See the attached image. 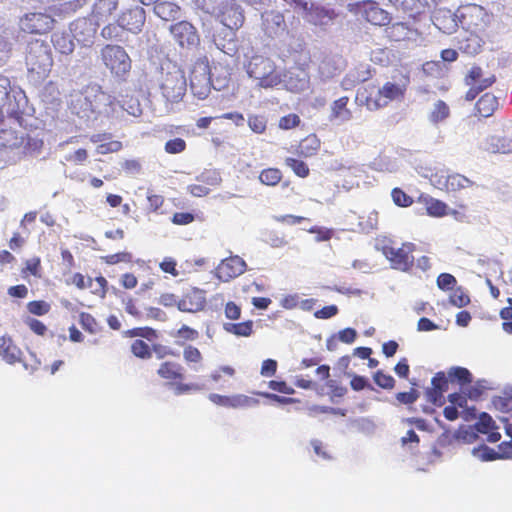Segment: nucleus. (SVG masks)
<instances>
[{
	"label": "nucleus",
	"mask_w": 512,
	"mask_h": 512,
	"mask_svg": "<svg viewBox=\"0 0 512 512\" xmlns=\"http://www.w3.org/2000/svg\"><path fill=\"white\" fill-rule=\"evenodd\" d=\"M82 117H91L103 115L112 117L117 113V107L128 112V114L137 116L141 114V107L136 98L131 97L129 103L117 101L113 96L103 91L98 84L88 85L81 98L78 99Z\"/></svg>",
	"instance_id": "1"
},
{
	"label": "nucleus",
	"mask_w": 512,
	"mask_h": 512,
	"mask_svg": "<svg viewBox=\"0 0 512 512\" xmlns=\"http://www.w3.org/2000/svg\"><path fill=\"white\" fill-rule=\"evenodd\" d=\"M53 56L49 44L42 39H32L27 43L25 65L29 78L43 81L53 67Z\"/></svg>",
	"instance_id": "2"
},
{
	"label": "nucleus",
	"mask_w": 512,
	"mask_h": 512,
	"mask_svg": "<svg viewBox=\"0 0 512 512\" xmlns=\"http://www.w3.org/2000/svg\"><path fill=\"white\" fill-rule=\"evenodd\" d=\"M43 141L39 138L30 137L21 130L12 127L0 128V157L21 152L24 155H31L40 152Z\"/></svg>",
	"instance_id": "3"
},
{
	"label": "nucleus",
	"mask_w": 512,
	"mask_h": 512,
	"mask_svg": "<svg viewBox=\"0 0 512 512\" xmlns=\"http://www.w3.org/2000/svg\"><path fill=\"white\" fill-rule=\"evenodd\" d=\"M410 83L408 75H402L398 80L387 81L375 93H370L364 100V105L370 111L386 107L393 101L401 102L406 96Z\"/></svg>",
	"instance_id": "4"
},
{
	"label": "nucleus",
	"mask_w": 512,
	"mask_h": 512,
	"mask_svg": "<svg viewBox=\"0 0 512 512\" xmlns=\"http://www.w3.org/2000/svg\"><path fill=\"white\" fill-rule=\"evenodd\" d=\"M161 71L160 89L162 95L172 103L181 101L187 89L184 71L173 62L163 64Z\"/></svg>",
	"instance_id": "5"
},
{
	"label": "nucleus",
	"mask_w": 512,
	"mask_h": 512,
	"mask_svg": "<svg viewBox=\"0 0 512 512\" xmlns=\"http://www.w3.org/2000/svg\"><path fill=\"white\" fill-rule=\"evenodd\" d=\"M456 16L462 28L477 37L486 32L492 18L484 7L477 4L461 5Z\"/></svg>",
	"instance_id": "6"
},
{
	"label": "nucleus",
	"mask_w": 512,
	"mask_h": 512,
	"mask_svg": "<svg viewBox=\"0 0 512 512\" xmlns=\"http://www.w3.org/2000/svg\"><path fill=\"white\" fill-rule=\"evenodd\" d=\"M100 58L114 78L120 81L127 80L132 68V60L122 46L106 44L100 51Z\"/></svg>",
	"instance_id": "7"
},
{
	"label": "nucleus",
	"mask_w": 512,
	"mask_h": 512,
	"mask_svg": "<svg viewBox=\"0 0 512 512\" xmlns=\"http://www.w3.org/2000/svg\"><path fill=\"white\" fill-rule=\"evenodd\" d=\"M246 70L251 78L258 81L257 86L260 88H273L282 82L281 73L277 70L275 63L268 57L253 56L249 60Z\"/></svg>",
	"instance_id": "8"
},
{
	"label": "nucleus",
	"mask_w": 512,
	"mask_h": 512,
	"mask_svg": "<svg viewBox=\"0 0 512 512\" xmlns=\"http://www.w3.org/2000/svg\"><path fill=\"white\" fill-rule=\"evenodd\" d=\"M391 239L384 238L380 242L378 250L389 261L391 268L402 272H408L414 265V257L412 253L415 245L411 242L402 243L401 247H395Z\"/></svg>",
	"instance_id": "9"
},
{
	"label": "nucleus",
	"mask_w": 512,
	"mask_h": 512,
	"mask_svg": "<svg viewBox=\"0 0 512 512\" xmlns=\"http://www.w3.org/2000/svg\"><path fill=\"white\" fill-rule=\"evenodd\" d=\"M157 375L167 381L175 395H183L199 389L197 384L184 382V367L176 361H163L157 369Z\"/></svg>",
	"instance_id": "10"
},
{
	"label": "nucleus",
	"mask_w": 512,
	"mask_h": 512,
	"mask_svg": "<svg viewBox=\"0 0 512 512\" xmlns=\"http://www.w3.org/2000/svg\"><path fill=\"white\" fill-rule=\"evenodd\" d=\"M354 15H360L365 21L376 26H386L391 22L390 14L374 0H362L348 5Z\"/></svg>",
	"instance_id": "11"
},
{
	"label": "nucleus",
	"mask_w": 512,
	"mask_h": 512,
	"mask_svg": "<svg viewBox=\"0 0 512 512\" xmlns=\"http://www.w3.org/2000/svg\"><path fill=\"white\" fill-rule=\"evenodd\" d=\"M56 20L46 12H29L24 14L19 21L20 28L28 34H47L54 29Z\"/></svg>",
	"instance_id": "12"
},
{
	"label": "nucleus",
	"mask_w": 512,
	"mask_h": 512,
	"mask_svg": "<svg viewBox=\"0 0 512 512\" xmlns=\"http://www.w3.org/2000/svg\"><path fill=\"white\" fill-rule=\"evenodd\" d=\"M169 32L182 49L191 50L200 45V35L196 27L186 20L170 25Z\"/></svg>",
	"instance_id": "13"
},
{
	"label": "nucleus",
	"mask_w": 512,
	"mask_h": 512,
	"mask_svg": "<svg viewBox=\"0 0 512 512\" xmlns=\"http://www.w3.org/2000/svg\"><path fill=\"white\" fill-rule=\"evenodd\" d=\"M219 12L217 19L231 31H236L242 27L244 23V14L241 7L235 0H221L219 1Z\"/></svg>",
	"instance_id": "14"
},
{
	"label": "nucleus",
	"mask_w": 512,
	"mask_h": 512,
	"mask_svg": "<svg viewBox=\"0 0 512 512\" xmlns=\"http://www.w3.org/2000/svg\"><path fill=\"white\" fill-rule=\"evenodd\" d=\"M246 262L237 255L227 257L215 269L216 277L222 282H228L246 271Z\"/></svg>",
	"instance_id": "15"
},
{
	"label": "nucleus",
	"mask_w": 512,
	"mask_h": 512,
	"mask_svg": "<svg viewBox=\"0 0 512 512\" xmlns=\"http://www.w3.org/2000/svg\"><path fill=\"white\" fill-rule=\"evenodd\" d=\"M207 304L204 290L193 287L183 294L177 302V308L182 312L196 313L202 311Z\"/></svg>",
	"instance_id": "16"
},
{
	"label": "nucleus",
	"mask_w": 512,
	"mask_h": 512,
	"mask_svg": "<svg viewBox=\"0 0 512 512\" xmlns=\"http://www.w3.org/2000/svg\"><path fill=\"white\" fill-rule=\"evenodd\" d=\"M285 2L295 5L296 7L302 9L303 11H308L311 15L315 24H327L328 22L334 20L337 17V13L334 9L311 4L308 5V2L305 0H284Z\"/></svg>",
	"instance_id": "17"
},
{
	"label": "nucleus",
	"mask_w": 512,
	"mask_h": 512,
	"mask_svg": "<svg viewBox=\"0 0 512 512\" xmlns=\"http://www.w3.org/2000/svg\"><path fill=\"white\" fill-rule=\"evenodd\" d=\"M146 14L142 7L128 9L119 16V26L131 33H139L145 24Z\"/></svg>",
	"instance_id": "18"
},
{
	"label": "nucleus",
	"mask_w": 512,
	"mask_h": 512,
	"mask_svg": "<svg viewBox=\"0 0 512 512\" xmlns=\"http://www.w3.org/2000/svg\"><path fill=\"white\" fill-rule=\"evenodd\" d=\"M118 8V0H96L90 18L97 26L107 22Z\"/></svg>",
	"instance_id": "19"
},
{
	"label": "nucleus",
	"mask_w": 512,
	"mask_h": 512,
	"mask_svg": "<svg viewBox=\"0 0 512 512\" xmlns=\"http://www.w3.org/2000/svg\"><path fill=\"white\" fill-rule=\"evenodd\" d=\"M431 385V388L426 391L427 400L435 405H441L443 394L448 390V379L445 373L437 372L431 380Z\"/></svg>",
	"instance_id": "20"
},
{
	"label": "nucleus",
	"mask_w": 512,
	"mask_h": 512,
	"mask_svg": "<svg viewBox=\"0 0 512 512\" xmlns=\"http://www.w3.org/2000/svg\"><path fill=\"white\" fill-rule=\"evenodd\" d=\"M97 27L91 18H80L73 23L72 30L79 42H88L94 38Z\"/></svg>",
	"instance_id": "21"
},
{
	"label": "nucleus",
	"mask_w": 512,
	"mask_h": 512,
	"mask_svg": "<svg viewBox=\"0 0 512 512\" xmlns=\"http://www.w3.org/2000/svg\"><path fill=\"white\" fill-rule=\"evenodd\" d=\"M434 25L445 34H452L458 28L459 21L456 13L450 10H439L434 15Z\"/></svg>",
	"instance_id": "22"
},
{
	"label": "nucleus",
	"mask_w": 512,
	"mask_h": 512,
	"mask_svg": "<svg viewBox=\"0 0 512 512\" xmlns=\"http://www.w3.org/2000/svg\"><path fill=\"white\" fill-rule=\"evenodd\" d=\"M0 356L8 364H15L22 361V351L11 337H0Z\"/></svg>",
	"instance_id": "23"
},
{
	"label": "nucleus",
	"mask_w": 512,
	"mask_h": 512,
	"mask_svg": "<svg viewBox=\"0 0 512 512\" xmlns=\"http://www.w3.org/2000/svg\"><path fill=\"white\" fill-rule=\"evenodd\" d=\"M499 108V100L492 93L483 94L475 104V114L479 117H491Z\"/></svg>",
	"instance_id": "24"
},
{
	"label": "nucleus",
	"mask_w": 512,
	"mask_h": 512,
	"mask_svg": "<svg viewBox=\"0 0 512 512\" xmlns=\"http://www.w3.org/2000/svg\"><path fill=\"white\" fill-rule=\"evenodd\" d=\"M436 184L441 189H445L446 191H457L463 188H466L470 185V180L461 175V174H441Z\"/></svg>",
	"instance_id": "25"
},
{
	"label": "nucleus",
	"mask_w": 512,
	"mask_h": 512,
	"mask_svg": "<svg viewBox=\"0 0 512 512\" xmlns=\"http://www.w3.org/2000/svg\"><path fill=\"white\" fill-rule=\"evenodd\" d=\"M349 97L342 96L331 104L330 118L333 120H339L341 122H347L352 119V111L348 108Z\"/></svg>",
	"instance_id": "26"
},
{
	"label": "nucleus",
	"mask_w": 512,
	"mask_h": 512,
	"mask_svg": "<svg viewBox=\"0 0 512 512\" xmlns=\"http://www.w3.org/2000/svg\"><path fill=\"white\" fill-rule=\"evenodd\" d=\"M155 14L164 21H174L181 15V8L170 1H160L154 6Z\"/></svg>",
	"instance_id": "27"
},
{
	"label": "nucleus",
	"mask_w": 512,
	"mask_h": 512,
	"mask_svg": "<svg viewBox=\"0 0 512 512\" xmlns=\"http://www.w3.org/2000/svg\"><path fill=\"white\" fill-rule=\"evenodd\" d=\"M321 142L316 134H309L303 138L297 146V154L300 157L308 158L317 154Z\"/></svg>",
	"instance_id": "28"
},
{
	"label": "nucleus",
	"mask_w": 512,
	"mask_h": 512,
	"mask_svg": "<svg viewBox=\"0 0 512 512\" xmlns=\"http://www.w3.org/2000/svg\"><path fill=\"white\" fill-rule=\"evenodd\" d=\"M419 202L424 204L426 212L432 217H443L447 215V205L439 199H435L430 195H420Z\"/></svg>",
	"instance_id": "29"
},
{
	"label": "nucleus",
	"mask_w": 512,
	"mask_h": 512,
	"mask_svg": "<svg viewBox=\"0 0 512 512\" xmlns=\"http://www.w3.org/2000/svg\"><path fill=\"white\" fill-rule=\"evenodd\" d=\"M51 42L55 50L63 55H69L74 51V42L67 32H55L51 36Z\"/></svg>",
	"instance_id": "30"
},
{
	"label": "nucleus",
	"mask_w": 512,
	"mask_h": 512,
	"mask_svg": "<svg viewBox=\"0 0 512 512\" xmlns=\"http://www.w3.org/2000/svg\"><path fill=\"white\" fill-rule=\"evenodd\" d=\"M224 330L238 337H249L253 333L254 323L252 320H246L239 323H225Z\"/></svg>",
	"instance_id": "31"
},
{
	"label": "nucleus",
	"mask_w": 512,
	"mask_h": 512,
	"mask_svg": "<svg viewBox=\"0 0 512 512\" xmlns=\"http://www.w3.org/2000/svg\"><path fill=\"white\" fill-rule=\"evenodd\" d=\"M258 178L263 185L274 187L282 181L283 173L278 168L269 167L263 169Z\"/></svg>",
	"instance_id": "32"
},
{
	"label": "nucleus",
	"mask_w": 512,
	"mask_h": 512,
	"mask_svg": "<svg viewBox=\"0 0 512 512\" xmlns=\"http://www.w3.org/2000/svg\"><path fill=\"white\" fill-rule=\"evenodd\" d=\"M496 81L495 75H490L483 79L482 85L475 86V82L472 80H465V84L469 86V90L466 93V99L471 101L483 90L491 87Z\"/></svg>",
	"instance_id": "33"
},
{
	"label": "nucleus",
	"mask_w": 512,
	"mask_h": 512,
	"mask_svg": "<svg viewBox=\"0 0 512 512\" xmlns=\"http://www.w3.org/2000/svg\"><path fill=\"white\" fill-rule=\"evenodd\" d=\"M359 219L358 228L362 232L369 233L378 227L379 215L375 210L360 216Z\"/></svg>",
	"instance_id": "34"
},
{
	"label": "nucleus",
	"mask_w": 512,
	"mask_h": 512,
	"mask_svg": "<svg viewBox=\"0 0 512 512\" xmlns=\"http://www.w3.org/2000/svg\"><path fill=\"white\" fill-rule=\"evenodd\" d=\"M176 343L179 346H184L185 342L195 341L199 338V332L187 325H182L174 334Z\"/></svg>",
	"instance_id": "35"
},
{
	"label": "nucleus",
	"mask_w": 512,
	"mask_h": 512,
	"mask_svg": "<svg viewBox=\"0 0 512 512\" xmlns=\"http://www.w3.org/2000/svg\"><path fill=\"white\" fill-rule=\"evenodd\" d=\"M453 437L458 442L473 443L477 440L478 434L474 426H460Z\"/></svg>",
	"instance_id": "36"
},
{
	"label": "nucleus",
	"mask_w": 512,
	"mask_h": 512,
	"mask_svg": "<svg viewBox=\"0 0 512 512\" xmlns=\"http://www.w3.org/2000/svg\"><path fill=\"white\" fill-rule=\"evenodd\" d=\"M448 375L451 381H456L460 385H468L472 383V374L467 368L464 367H452Z\"/></svg>",
	"instance_id": "37"
},
{
	"label": "nucleus",
	"mask_w": 512,
	"mask_h": 512,
	"mask_svg": "<svg viewBox=\"0 0 512 512\" xmlns=\"http://www.w3.org/2000/svg\"><path fill=\"white\" fill-rule=\"evenodd\" d=\"M259 405V400L244 394L231 395L230 408H250Z\"/></svg>",
	"instance_id": "38"
},
{
	"label": "nucleus",
	"mask_w": 512,
	"mask_h": 512,
	"mask_svg": "<svg viewBox=\"0 0 512 512\" xmlns=\"http://www.w3.org/2000/svg\"><path fill=\"white\" fill-rule=\"evenodd\" d=\"M131 352L135 357L143 360L152 357V348L141 339H136L131 343Z\"/></svg>",
	"instance_id": "39"
},
{
	"label": "nucleus",
	"mask_w": 512,
	"mask_h": 512,
	"mask_svg": "<svg viewBox=\"0 0 512 512\" xmlns=\"http://www.w3.org/2000/svg\"><path fill=\"white\" fill-rule=\"evenodd\" d=\"M85 2V0H70L60 4L59 7H51V9L55 15L61 16L64 14L75 13L85 4Z\"/></svg>",
	"instance_id": "40"
},
{
	"label": "nucleus",
	"mask_w": 512,
	"mask_h": 512,
	"mask_svg": "<svg viewBox=\"0 0 512 512\" xmlns=\"http://www.w3.org/2000/svg\"><path fill=\"white\" fill-rule=\"evenodd\" d=\"M449 114L450 109L448 105L444 101L438 100L435 103L432 112L430 113V120L433 123H439L445 120L449 116Z\"/></svg>",
	"instance_id": "41"
},
{
	"label": "nucleus",
	"mask_w": 512,
	"mask_h": 512,
	"mask_svg": "<svg viewBox=\"0 0 512 512\" xmlns=\"http://www.w3.org/2000/svg\"><path fill=\"white\" fill-rule=\"evenodd\" d=\"M285 164L292 169V171L301 178H306L309 173L310 169L308 165L302 161L295 158L288 157L285 159Z\"/></svg>",
	"instance_id": "42"
},
{
	"label": "nucleus",
	"mask_w": 512,
	"mask_h": 512,
	"mask_svg": "<svg viewBox=\"0 0 512 512\" xmlns=\"http://www.w3.org/2000/svg\"><path fill=\"white\" fill-rule=\"evenodd\" d=\"M79 323L85 331H87L91 334H96L97 332L100 331V326H99L98 322L90 313H87V312L80 313Z\"/></svg>",
	"instance_id": "43"
},
{
	"label": "nucleus",
	"mask_w": 512,
	"mask_h": 512,
	"mask_svg": "<svg viewBox=\"0 0 512 512\" xmlns=\"http://www.w3.org/2000/svg\"><path fill=\"white\" fill-rule=\"evenodd\" d=\"M474 428L478 433L487 434L495 428V422L487 413L480 414L478 421L474 424Z\"/></svg>",
	"instance_id": "44"
},
{
	"label": "nucleus",
	"mask_w": 512,
	"mask_h": 512,
	"mask_svg": "<svg viewBox=\"0 0 512 512\" xmlns=\"http://www.w3.org/2000/svg\"><path fill=\"white\" fill-rule=\"evenodd\" d=\"M449 301L453 306L462 308L470 303V297L462 287H458L451 293Z\"/></svg>",
	"instance_id": "45"
},
{
	"label": "nucleus",
	"mask_w": 512,
	"mask_h": 512,
	"mask_svg": "<svg viewBox=\"0 0 512 512\" xmlns=\"http://www.w3.org/2000/svg\"><path fill=\"white\" fill-rule=\"evenodd\" d=\"M40 271H41V260L39 257H34L31 259H28L25 262V266L23 267L21 273L24 278L28 277L29 275L39 278V277H41Z\"/></svg>",
	"instance_id": "46"
},
{
	"label": "nucleus",
	"mask_w": 512,
	"mask_h": 512,
	"mask_svg": "<svg viewBox=\"0 0 512 512\" xmlns=\"http://www.w3.org/2000/svg\"><path fill=\"white\" fill-rule=\"evenodd\" d=\"M27 310L29 313L36 316H43L49 313L51 306L44 300H33L27 303Z\"/></svg>",
	"instance_id": "47"
},
{
	"label": "nucleus",
	"mask_w": 512,
	"mask_h": 512,
	"mask_svg": "<svg viewBox=\"0 0 512 512\" xmlns=\"http://www.w3.org/2000/svg\"><path fill=\"white\" fill-rule=\"evenodd\" d=\"M126 335L129 337H141L149 341H152L158 337L155 329L151 327H136L126 331Z\"/></svg>",
	"instance_id": "48"
},
{
	"label": "nucleus",
	"mask_w": 512,
	"mask_h": 512,
	"mask_svg": "<svg viewBox=\"0 0 512 512\" xmlns=\"http://www.w3.org/2000/svg\"><path fill=\"white\" fill-rule=\"evenodd\" d=\"M102 260L108 265H115L120 262L131 263L133 261V255L130 252L122 251L102 257Z\"/></svg>",
	"instance_id": "49"
},
{
	"label": "nucleus",
	"mask_w": 512,
	"mask_h": 512,
	"mask_svg": "<svg viewBox=\"0 0 512 512\" xmlns=\"http://www.w3.org/2000/svg\"><path fill=\"white\" fill-rule=\"evenodd\" d=\"M391 196L395 205L399 207H409L413 204V198L409 196L401 188H394L391 192Z\"/></svg>",
	"instance_id": "50"
},
{
	"label": "nucleus",
	"mask_w": 512,
	"mask_h": 512,
	"mask_svg": "<svg viewBox=\"0 0 512 512\" xmlns=\"http://www.w3.org/2000/svg\"><path fill=\"white\" fill-rule=\"evenodd\" d=\"M183 359L186 363H201L203 361V356L200 350L192 345H186L183 349Z\"/></svg>",
	"instance_id": "51"
},
{
	"label": "nucleus",
	"mask_w": 512,
	"mask_h": 512,
	"mask_svg": "<svg viewBox=\"0 0 512 512\" xmlns=\"http://www.w3.org/2000/svg\"><path fill=\"white\" fill-rule=\"evenodd\" d=\"M373 379L383 389L391 390L395 387V379L391 375L385 374L382 370L376 371Z\"/></svg>",
	"instance_id": "52"
},
{
	"label": "nucleus",
	"mask_w": 512,
	"mask_h": 512,
	"mask_svg": "<svg viewBox=\"0 0 512 512\" xmlns=\"http://www.w3.org/2000/svg\"><path fill=\"white\" fill-rule=\"evenodd\" d=\"M91 292L100 297L105 298L108 292V281L104 276H97L95 279H93Z\"/></svg>",
	"instance_id": "53"
},
{
	"label": "nucleus",
	"mask_w": 512,
	"mask_h": 512,
	"mask_svg": "<svg viewBox=\"0 0 512 512\" xmlns=\"http://www.w3.org/2000/svg\"><path fill=\"white\" fill-rule=\"evenodd\" d=\"M248 125L253 132L262 134L266 130L267 120L263 115H250L248 117Z\"/></svg>",
	"instance_id": "54"
},
{
	"label": "nucleus",
	"mask_w": 512,
	"mask_h": 512,
	"mask_svg": "<svg viewBox=\"0 0 512 512\" xmlns=\"http://www.w3.org/2000/svg\"><path fill=\"white\" fill-rule=\"evenodd\" d=\"M6 117L20 120L22 113L15 108L13 103H3V106L0 105V124L4 122Z\"/></svg>",
	"instance_id": "55"
},
{
	"label": "nucleus",
	"mask_w": 512,
	"mask_h": 512,
	"mask_svg": "<svg viewBox=\"0 0 512 512\" xmlns=\"http://www.w3.org/2000/svg\"><path fill=\"white\" fill-rule=\"evenodd\" d=\"M187 144L182 138L170 139L165 143L164 149L168 154H179L185 151Z\"/></svg>",
	"instance_id": "56"
},
{
	"label": "nucleus",
	"mask_w": 512,
	"mask_h": 512,
	"mask_svg": "<svg viewBox=\"0 0 512 512\" xmlns=\"http://www.w3.org/2000/svg\"><path fill=\"white\" fill-rule=\"evenodd\" d=\"M11 83L8 77L0 75V105L3 103H12L11 100Z\"/></svg>",
	"instance_id": "57"
},
{
	"label": "nucleus",
	"mask_w": 512,
	"mask_h": 512,
	"mask_svg": "<svg viewBox=\"0 0 512 512\" xmlns=\"http://www.w3.org/2000/svg\"><path fill=\"white\" fill-rule=\"evenodd\" d=\"M409 31H410L409 26L406 23L397 22V23H394L390 27V32L389 33H390V37L393 40L399 41L402 38L407 37Z\"/></svg>",
	"instance_id": "58"
},
{
	"label": "nucleus",
	"mask_w": 512,
	"mask_h": 512,
	"mask_svg": "<svg viewBox=\"0 0 512 512\" xmlns=\"http://www.w3.org/2000/svg\"><path fill=\"white\" fill-rule=\"evenodd\" d=\"M123 145L118 140H111L105 143H101L97 146L96 152L101 155L115 153L122 149Z\"/></svg>",
	"instance_id": "59"
},
{
	"label": "nucleus",
	"mask_w": 512,
	"mask_h": 512,
	"mask_svg": "<svg viewBox=\"0 0 512 512\" xmlns=\"http://www.w3.org/2000/svg\"><path fill=\"white\" fill-rule=\"evenodd\" d=\"M457 283L456 278L449 273H441L437 277V286L441 290H449L452 289Z\"/></svg>",
	"instance_id": "60"
},
{
	"label": "nucleus",
	"mask_w": 512,
	"mask_h": 512,
	"mask_svg": "<svg viewBox=\"0 0 512 512\" xmlns=\"http://www.w3.org/2000/svg\"><path fill=\"white\" fill-rule=\"evenodd\" d=\"M300 121V117L297 114L290 113L280 118L279 127L284 130H289L297 127Z\"/></svg>",
	"instance_id": "61"
},
{
	"label": "nucleus",
	"mask_w": 512,
	"mask_h": 512,
	"mask_svg": "<svg viewBox=\"0 0 512 512\" xmlns=\"http://www.w3.org/2000/svg\"><path fill=\"white\" fill-rule=\"evenodd\" d=\"M395 397L399 403L410 405L417 401L419 398V392L416 389L411 388L410 391L407 392H398Z\"/></svg>",
	"instance_id": "62"
},
{
	"label": "nucleus",
	"mask_w": 512,
	"mask_h": 512,
	"mask_svg": "<svg viewBox=\"0 0 512 512\" xmlns=\"http://www.w3.org/2000/svg\"><path fill=\"white\" fill-rule=\"evenodd\" d=\"M326 387L329 389V395L334 398H341L347 393V388L340 385L336 380H328Z\"/></svg>",
	"instance_id": "63"
},
{
	"label": "nucleus",
	"mask_w": 512,
	"mask_h": 512,
	"mask_svg": "<svg viewBox=\"0 0 512 512\" xmlns=\"http://www.w3.org/2000/svg\"><path fill=\"white\" fill-rule=\"evenodd\" d=\"M224 314L229 320H238L241 317V307L233 301H228L224 307Z\"/></svg>",
	"instance_id": "64"
}]
</instances>
